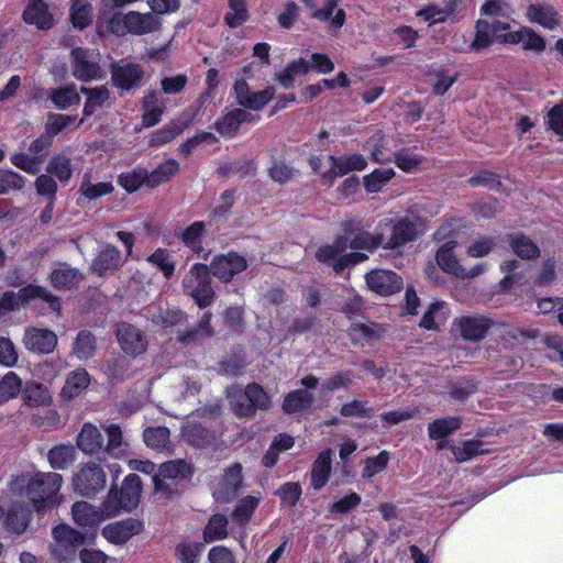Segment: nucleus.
<instances>
[{"instance_id":"nucleus-13","label":"nucleus","mask_w":563,"mask_h":563,"mask_svg":"<svg viewBox=\"0 0 563 563\" xmlns=\"http://www.w3.org/2000/svg\"><path fill=\"white\" fill-rule=\"evenodd\" d=\"M143 528L144 525L142 521L134 518H128L107 525L102 529V536L110 543L123 544L132 537L141 533Z\"/></svg>"},{"instance_id":"nucleus-21","label":"nucleus","mask_w":563,"mask_h":563,"mask_svg":"<svg viewBox=\"0 0 563 563\" xmlns=\"http://www.w3.org/2000/svg\"><path fill=\"white\" fill-rule=\"evenodd\" d=\"M74 521L82 528H96L106 520L99 507L87 501H76L71 507Z\"/></svg>"},{"instance_id":"nucleus-51","label":"nucleus","mask_w":563,"mask_h":563,"mask_svg":"<svg viewBox=\"0 0 563 563\" xmlns=\"http://www.w3.org/2000/svg\"><path fill=\"white\" fill-rule=\"evenodd\" d=\"M95 336L89 331H80L74 342L73 354L79 360H88L95 354Z\"/></svg>"},{"instance_id":"nucleus-50","label":"nucleus","mask_w":563,"mask_h":563,"mask_svg":"<svg viewBox=\"0 0 563 563\" xmlns=\"http://www.w3.org/2000/svg\"><path fill=\"white\" fill-rule=\"evenodd\" d=\"M22 390V379L14 372H8L0 380V405L15 398Z\"/></svg>"},{"instance_id":"nucleus-17","label":"nucleus","mask_w":563,"mask_h":563,"mask_svg":"<svg viewBox=\"0 0 563 563\" xmlns=\"http://www.w3.org/2000/svg\"><path fill=\"white\" fill-rule=\"evenodd\" d=\"M23 342L25 347L32 352L49 354L57 345V335L47 329L29 328Z\"/></svg>"},{"instance_id":"nucleus-20","label":"nucleus","mask_w":563,"mask_h":563,"mask_svg":"<svg viewBox=\"0 0 563 563\" xmlns=\"http://www.w3.org/2000/svg\"><path fill=\"white\" fill-rule=\"evenodd\" d=\"M144 76L143 69L133 63L120 60L112 68L113 82L122 89H131Z\"/></svg>"},{"instance_id":"nucleus-48","label":"nucleus","mask_w":563,"mask_h":563,"mask_svg":"<svg viewBox=\"0 0 563 563\" xmlns=\"http://www.w3.org/2000/svg\"><path fill=\"white\" fill-rule=\"evenodd\" d=\"M70 18L78 29L88 26L92 20V7L88 0H71Z\"/></svg>"},{"instance_id":"nucleus-26","label":"nucleus","mask_w":563,"mask_h":563,"mask_svg":"<svg viewBox=\"0 0 563 563\" xmlns=\"http://www.w3.org/2000/svg\"><path fill=\"white\" fill-rule=\"evenodd\" d=\"M527 18L530 22L549 30H554L560 25L558 12L549 4H530L527 9Z\"/></svg>"},{"instance_id":"nucleus-61","label":"nucleus","mask_w":563,"mask_h":563,"mask_svg":"<svg viewBox=\"0 0 563 563\" xmlns=\"http://www.w3.org/2000/svg\"><path fill=\"white\" fill-rule=\"evenodd\" d=\"M147 172L145 169H134L119 177L120 185L129 192L136 191L143 184L147 185Z\"/></svg>"},{"instance_id":"nucleus-43","label":"nucleus","mask_w":563,"mask_h":563,"mask_svg":"<svg viewBox=\"0 0 563 563\" xmlns=\"http://www.w3.org/2000/svg\"><path fill=\"white\" fill-rule=\"evenodd\" d=\"M81 92L88 96L84 107L85 117L92 115L99 108L103 107L109 101V90L104 86L92 89L81 88Z\"/></svg>"},{"instance_id":"nucleus-24","label":"nucleus","mask_w":563,"mask_h":563,"mask_svg":"<svg viewBox=\"0 0 563 563\" xmlns=\"http://www.w3.org/2000/svg\"><path fill=\"white\" fill-rule=\"evenodd\" d=\"M164 99L156 91H150L143 99L142 125L151 128L156 125L165 111Z\"/></svg>"},{"instance_id":"nucleus-52","label":"nucleus","mask_w":563,"mask_h":563,"mask_svg":"<svg viewBox=\"0 0 563 563\" xmlns=\"http://www.w3.org/2000/svg\"><path fill=\"white\" fill-rule=\"evenodd\" d=\"M461 427V420L457 417H445L434 420L429 424L428 431L432 439H443Z\"/></svg>"},{"instance_id":"nucleus-58","label":"nucleus","mask_w":563,"mask_h":563,"mask_svg":"<svg viewBox=\"0 0 563 563\" xmlns=\"http://www.w3.org/2000/svg\"><path fill=\"white\" fill-rule=\"evenodd\" d=\"M380 329L377 325L354 324L350 330L351 339L356 343L363 345L364 343H372L380 335Z\"/></svg>"},{"instance_id":"nucleus-23","label":"nucleus","mask_w":563,"mask_h":563,"mask_svg":"<svg viewBox=\"0 0 563 563\" xmlns=\"http://www.w3.org/2000/svg\"><path fill=\"white\" fill-rule=\"evenodd\" d=\"M23 402L27 407H48L53 402V393L42 383H27L22 390Z\"/></svg>"},{"instance_id":"nucleus-41","label":"nucleus","mask_w":563,"mask_h":563,"mask_svg":"<svg viewBox=\"0 0 563 563\" xmlns=\"http://www.w3.org/2000/svg\"><path fill=\"white\" fill-rule=\"evenodd\" d=\"M364 150L369 153L375 163L382 164L389 161L388 141L380 132H376L367 140Z\"/></svg>"},{"instance_id":"nucleus-47","label":"nucleus","mask_w":563,"mask_h":563,"mask_svg":"<svg viewBox=\"0 0 563 563\" xmlns=\"http://www.w3.org/2000/svg\"><path fill=\"white\" fill-rule=\"evenodd\" d=\"M228 536V519L224 515H213L205 530H203V539L206 542H212L217 540H222Z\"/></svg>"},{"instance_id":"nucleus-32","label":"nucleus","mask_w":563,"mask_h":563,"mask_svg":"<svg viewBox=\"0 0 563 563\" xmlns=\"http://www.w3.org/2000/svg\"><path fill=\"white\" fill-rule=\"evenodd\" d=\"M241 472L242 466L240 464H234L225 471L221 483L222 487L214 490L217 499L227 500L236 494L242 483Z\"/></svg>"},{"instance_id":"nucleus-46","label":"nucleus","mask_w":563,"mask_h":563,"mask_svg":"<svg viewBox=\"0 0 563 563\" xmlns=\"http://www.w3.org/2000/svg\"><path fill=\"white\" fill-rule=\"evenodd\" d=\"M179 170V164L175 159H167L153 172L147 173V186L154 188L168 181Z\"/></svg>"},{"instance_id":"nucleus-8","label":"nucleus","mask_w":563,"mask_h":563,"mask_svg":"<svg viewBox=\"0 0 563 563\" xmlns=\"http://www.w3.org/2000/svg\"><path fill=\"white\" fill-rule=\"evenodd\" d=\"M497 42L507 44L522 43L525 49L534 52H543L545 48V41L532 29L522 26L517 31H509L508 23H499L495 29Z\"/></svg>"},{"instance_id":"nucleus-27","label":"nucleus","mask_w":563,"mask_h":563,"mask_svg":"<svg viewBox=\"0 0 563 563\" xmlns=\"http://www.w3.org/2000/svg\"><path fill=\"white\" fill-rule=\"evenodd\" d=\"M142 494L141 478L135 474L128 475L122 484L119 496L122 499V509L131 511L140 501Z\"/></svg>"},{"instance_id":"nucleus-49","label":"nucleus","mask_w":563,"mask_h":563,"mask_svg":"<svg viewBox=\"0 0 563 563\" xmlns=\"http://www.w3.org/2000/svg\"><path fill=\"white\" fill-rule=\"evenodd\" d=\"M452 454L457 462H466L476 455L484 454L488 450L484 449L483 442L478 440H470L451 448Z\"/></svg>"},{"instance_id":"nucleus-35","label":"nucleus","mask_w":563,"mask_h":563,"mask_svg":"<svg viewBox=\"0 0 563 563\" xmlns=\"http://www.w3.org/2000/svg\"><path fill=\"white\" fill-rule=\"evenodd\" d=\"M311 70L308 59L299 58L292 60L287 67L276 74V79L284 88H291L296 77L305 76Z\"/></svg>"},{"instance_id":"nucleus-29","label":"nucleus","mask_w":563,"mask_h":563,"mask_svg":"<svg viewBox=\"0 0 563 563\" xmlns=\"http://www.w3.org/2000/svg\"><path fill=\"white\" fill-rule=\"evenodd\" d=\"M125 260L121 253L113 246H104L92 262V271L98 275H103L108 271L117 269Z\"/></svg>"},{"instance_id":"nucleus-9","label":"nucleus","mask_w":563,"mask_h":563,"mask_svg":"<svg viewBox=\"0 0 563 563\" xmlns=\"http://www.w3.org/2000/svg\"><path fill=\"white\" fill-rule=\"evenodd\" d=\"M73 75L80 81H90L100 77L99 54L96 51L75 48L71 52Z\"/></svg>"},{"instance_id":"nucleus-39","label":"nucleus","mask_w":563,"mask_h":563,"mask_svg":"<svg viewBox=\"0 0 563 563\" xmlns=\"http://www.w3.org/2000/svg\"><path fill=\"white\" fill-rule=\"evenodd\" d=\"M80 280L81 275L79 272L67 265H59L51 274V282L58 289L71 288L77 286Z\"/></svg>"},{"instance_id":"nucleus-3","label":"nucleus","mask_w":563,"mask_h":563,"mask_svg":"<svg viewBox=\"0 0 563 563\" xmlns=\"http://www.w3.org/2000/svg\"><path fill=\"white\" fill-rule=\"evenodd\" d=\"M162 21L155 14L139 11H129L128 13H114L109 22L108 29L111 33L122 36L128 33L134 35H144L156 32L161 29Z\"/></svg>"},{"instance_id":"nucleus-45","label":"nucleus","mask_w":563,"mask_h":563,"mask_svg":"<svg viewBox=\"0 0 563 563\" xmlns=\"http://www.w3.org/2000/svg\"><path fill=\"white\" fill-rule=\"evenodd\" d=\"M448 318L445 302L432 303L421 319L420 325L427 330H438Z\"/></svg>"},{"instance_id":"nucleus-6","label":"nucleus","mask_w":563,"mask_h":563,"mask_svg":"<svg viewBox=\"0 0 563 563\" xmlns=\"http://www.w3.org/2000/svg\"><path fill=\"white\" fill-rule=\"evenodd\" d=\"M107 476L102 467L89 462L81 464L73 477L75 493L82 497L92 498L106 487Z\"/></svg>"},{"instance_id":"nucleus-7","label":"nucleus","mask_w":563,"mask_h":563,"mask_svg":"<svg viewBox=\"0 0 563 563\" xmlns=\"http://www.w3.org/2000/svg\"><path fill=\"white\" fill-rule=\"evenodd\" d=\"M457 246L456 241H449L442 244L435 255L437 263L439 267L446 274L453 275L457 278H473L481 275L485 266L483 264H478L473 266L472 268L464 267L454 253L455 247Z\"/></svg>"},{"instance_id":"nucleus-36","label":"nucleus","mask_w":563,"mask_h":563,"mask_svg":"<svg viewBox=\"0 0 563 563\" xmlns=\"http://www.w3.org/2000/svg\"><path fill=\"white\" fill-rule=\"evenodd\" d=\"M311 18L319 21H330L333 27L341 29L345 22V12L338 7L336 0H328L322 8L312 12Z\"/></svg>"},{"instance_id":"nucleus-64","label":"nucleus","mask_w":563,"mask_h":563,"mask_svg":"<svg viewBox=\"0 0 563 563\" xmlns=\"http://www.w3.org/2000/svg\"><path fill=\"white\" fill-rule=\"evenodd\" d=\"M389 461V454L386 451H382L377 456L369 457L364 462L362 472L363 478H372L373 476L383 472Z\"/></svg>"},{"instance_id":"nucleus-59","label":"nucleus","mask_w":563,"mask_h":563,"mask_svg":"<svg viewBox=\"0 0 563 563\" xmlns=\"http://www.w3.org/2000/svg\"><path fill=\"white\" fill-rule=\"evenodd\" d=\"M205 223L201 221L194 222L183 233L181 241L186 246L195 252L201 251V242L203 238Z\"/></svg>"},{"instance_id":"nucleus-15","label":"nucleus","mask_w":563,"mask_h":563,"mask_svg":"<svg viewBox=\"0 0 563 563\" xmlns=\"http://www.w3.org/2000/svg\"><path fill=\"white\" fill-rule=\"evenodd\" d=\"M117 339L123 352L130 355H139L145 352L147 346L143 332L128 323L118 325Z\"/></svg>"},{"instance_id":"nucleus-37","label":"nucleus","mask_w":563,"mask_h":563,"mask_svg":"<svg viewBox=\"0 0 563 563\" xmlns=\"http://www.w3.org/2000/svg\"><path fill=\"white\" fill-rule=\"evenodd\" d=\"M108 442L106 451L117 459H123L129 455V443L123 439L122 431L119 426L110 424L106 429Z\"/></svg>"},{"instance_id":"nucleus-42","label":"nucleus","mask_w":563,"mask_h":563,"mask_svg":"<svg viewBox=\"0 0 563 563\" xmlns=\"http://www.w3.org/2000/svg\"><path fill=\"white\" fill-rule=\"evenodd\" d=\"M313 395L307 389H297L289 393L283 402V409L287 413H295L310 407Z\"/></svg>"},{"instance_id":"nucleus-5","label":"nucleus","mask_w":563,"mask_h":563,"mask_svg":"<svg viewBox=\"0 0 563 563\" xmlns=\"http://www.w3.org/2000/svg\"><path fill=\"white\" fill-rule=\"evenodd\" d=\"M209 268L205 264H195L183 279L184 290L191 296L200 308H206L213 300V290Z\"/></svg>"},{"instance_id":"nucleus-14","label":"nucleus","mask_w":563,"mask_h":563,"mask_svg":"<svg viewBox=\"0 0 563 563\" xmlns=\"http://www.w3.org/2000/svg\"><path fill=\"white\" fill-rule=\"evenodd\" d=\"M260 115L254 114L241 108H236L228 112L217 121L216 129L224 137H233L239 132V129L244 123H255Z\"/></svg>"},{"instance_id":"nucleus-31","label":"nucleus","mask_w":563,"mask_h":563,"mask_svg":"<svg viewBox=\"0 0 563 563\" xmlns=\"http://www.w3.org/2000/svg\"><path fill=\"white\" fill-rule=\"evenodd\" d=\"M333 451L328 449L322 451L312 467L311 485L314 489L322 488L329 481L332 465Z\"/></svg>"},{"instance_id":"nucleus-10","label":"nucleus","mask_w":563,"mask_h":563,"mask_svg":"<svg viewBox=\"0 0 563 563\" xmlns=\"http://www.w3.org/2000/svg\"><path fill=\"white\" fill-rule=\"evenodd\" d=\"M53 554L60 561L71 555L79 544L84 542V536L67 525H59L53 529Z\"/></svg>"},{"instance_id":"nucleus-28","label":"nucleus","mask_w":563,"mask_h":563,"mask_svg":"<svg viewBox=\"0 0 563 563\" xmlns=\"http://www.w3.org/2000/svg\"><path fill=\"white\" fill-rule=\"evenodd\" d=\"M490 327V321L485 317H464L459 321L461 335L471 341L483 339Z\"/></svg>"},{"instance_id":"nucleus-40","label":"nucleus","mask_w":563,"mask_h":563,"mask_svg":"<svg viewBox=\"0 0 563 563\" xmlns=\"http://www.w3.org/2000/svg\"><path fill=\"white\" fill-rule=\"evenodd\" d=\"M509 244L514 253L523 260L534 258L540 255V249L537 244L521 233L510 234Z\"/></svg>"},{"instance_id":"nucleus-56","label":"nucleus","mask_w":563,"mask_h":563,"mask_svg":"<svg viewBox=\"0 0 563 563\" xmlns=\"http://www.w3.org/2000/svg\"><path fill=\"white\" fill-rule=\"evenodd\" d=\"M147 262L156 266L166 278L172 277L175 273V263L170 253L165 249H157L147 257Z\"/></svg>"},{"instance_id":"nucleus-44","label":"nucleus","mask_w":563,"mask_h":563,"mask_svg":"<svg viewBox=\"0 0 563 563\" xmlns=\"http://www.w3.org/2000/svg\"><path fill=\"white\" fill-rule=\"evenodd\" d=\"M396 175L393 168H377L364 176L363 183L367 192H379Z\"/></svg>"},{"instance_id":"nucleus-60","label":"nucleus","mask_w":563,"mask_h":563,"mask_svg":"<svg viewBox=\"0 0 563 563\" xmlns=\"http://www.w3.org/2000/svg\"><path fill=\"white\" fill-rule=\"evenodd\" d=\"M245 0H229V11L225 14V22L231 27L242 25L247 20Z\"/></svg>"},{"instance_id":"nucleus-4","label":"nucleus","mask_w":563,"mask_h":563,"mask_svg":"<svg viewBox=\"0 0 563 563\" xmlns=\"http://www.w3.org/2000/svg\"><path fill=\"white\" fill-rule=\"evenodd\" d=\"M232 411L240 417H252L256 409H267L271 400L257 384H250L245 389L233 386L227 391Z\"/></svg>"},{"instance_id":"nucleus-53","label":"nucleus","mask_w":563,"mask_h":563,"mask_svg":"<svg viewBox=\"0 0 563 563\" xmlns=\"http://www.w3.org/2000/svg\"><path fill=\"white\" fill-rule=\"evenodd\" d=\"M261 497L247 496L234 509L232 519L240 526H245L260 504Z\"/></svg>"},{"instance_id":"nucleus-33","label":"nucleus","mask_w":563,"mask_h":563,"mask_svg":"<svg viewBox=\"0 0 563 563\" xmlns=\"http://www.w3.org/2000/svg\"><path fill=\"white\" fill-rule=\"evenodd\" d=\"M189 472V466L181 460L163 463L158 473L152 477L156 490L164 489V479H174L185 476Z\"/></svg>"},{"instance_id":"nucleus-18","label":"nucleus","mask_w":563,"mask_h":563,"mask_svg":"<svg viewBox=\"0 0 563 563\" xmlns=\"http://www.w3.org/2000/svg\"><path fill=\"white\" fill-rule=\"evenodd\" d=\"M30 518L31 511L24 505V498L19 497L18 493H12V506L5 519L7 528L16 534H21L26 530Z\"/></svg>"},{"instance_id":"nucleus-19","label":"nucleus","mask_w":563,"mask_h":563,"mask_svg":"<svg viewBox=\"0 0 563 563\" xmlns=\"http://www.w3.org/2000/svg\"><path fill=\"white\" fill-rule=\"evenodd\" d=\"M23 20L41 30H48L54 24L53 13L43 0H29L23 12Z\"/></svg>"},{"instance_id":"nucleus-55","label":"nucleus","mask_w":563,"mask_h":563,"mask_svg":"<svg viewBox=\"0 0 563 563\" xmlns=\"http://www.w3.org/2000/svg\"><path fill=\"white\" fill-rule=\"evenodd\" d=\"M47 172L57 177L62 183H67L73 174L70 159L66 155H56L51 158Z\"/></svg>"},{"instance_id":"nucleus-2","label":"nucleus","mask_w":563,"mask_h":563,"mask_svg":"<svg viewBox=\"0 0 563 563\" xmlns=\"http://www.w3.org/2000/svg\"><path fill=\"white\" fill-rule=\"evenodd\" d=\"M63 476L58 473L37 472L31 476H19L11 484V493L27 499L37 512L58 506L63 496L58 493L63 485Z\"/></svg>"},{"instance_id":"nucleus-34","label":"nucleus","mask_w":563,"mask_h":563,"mask_svg":"<svg viewBox=\"0 0 563 563\" xmlns=\"http://www.w3.org/2000/svg\"><path fill=\"white\" fill-rule=\"evenodd\" d=\"M501 21L489 24L486 20H478L475 25V37L471 44L474 51H483L487 48L494 41H497L495 29Z\"/></svg>"},{"instance_id":"nucleus-62","label":"nucleus","mask_w":563,"mask_h":563,"mask_svg":"<svg viewBox=\"0 0 563 563\" xmlns=\"http://www.w3.org/2000/svg\"><path fill=\"white\" fill-rule=\"evenodd\" d=\"M275 93L276 89L273 86H268L262 91L251 92L247 100L242 101V107L255 111L261 110L274 98Z\"/></svg>"},{"instance_id":"nucleus-57","label":"nucleus","mask_w":563,"mask_h":563,"mask_svg":"<svg viewBox=\"0 0 563 563\" xmlns=\"http://www.w3.org/2000/svg\"><path fill=\"white\" fill-rule=\"evenodd\" d=\"M51 99L53 103L60 109H66L80 101V97L74 85L54 89Z\"/></svg>"},{"instance_id":"nucleus-63","label":"nucleus","mask_w":563,"mask_h":563,"mask_svg":"<svg viewBox=\"0 0 563 563\" xmlns=\"http://www.w3.org/2000/svg\"><path fill=\"white\" fill-rule=\"evenodd\" d=\"M10 161L16 168L31 175H35L41 170L42 159L37 156L16 153L11 156Z\"/></svg>"},{"instance_id":"nucleus-1","label":"nucleus","mask_w":563,"mask_h":563,"mask_svg":"<svg viewBox=\"0 0 563 563\" xmlns=\"http://www.w3.org/2000/svg\"><path fill=\"white\" fill-rule=\"evenodd\" d=\"M389 239L383 232L369 234L361 232L352 240L345 236L338 238L331 244L321 246L316 253L319 262L332 265L336 273L345 267L361 263L367 256L361 251H374L379 245L387 249H395L415 240L421 232V224L415 218L405 217L393 225Z\"/></svg>"},{"instance_id":"nucleus-11","label":"nucleus","mask_w":563,"mask_h":563,"mask_svg":"<svg viewBox=\"0 0 563 563\" xmlns=\"http://www.w3.org/2000/svg\"><path fill=\"white\" fill-rule=\"evenodd\" d=\"M247 267L245 257L238 253H228L216 256L211 264L210 271L221 282H230L236 274L243 272Z\"/></svg>"},{"instance_id":"nucleus-38","label":"nucleus","mask_w":563,"mask_h":563,"mask_svg":"<svg viewBox=\"0 0 563 563\" xmlns=\"http://www.w3.org/2000/svg\"><path fill=\"white\" fill-rule=\"evenodd\" d=\"M111 181H93L89 174H85L79 191L88 200H96L113 191Z\"/></svg>"},{"instance_id":"nucleus-12","label":"nucleus","mask_w":563,"mask_h":563,"mask_svg":"<svg viewBox=\"0 0 563 563\" xmlns=\"http://www.w3.org/2000/svg\"><path fill=\"white\" fill-rule=\"evenodd\" d=\"M367 287L380 295L390 296L402 287V279L395 272L387 269H374L365 276Z\"/></svg>"},{"instance_id":"nucleus-54","label":"nucleus","mask_w":563,"mask_h":563,"mask_svg":"<svg viewBox=\"0 0 563 563\" xmlns=\"http://www.w3.org/2000/svg\"><path fill=\"white\" fill-rule=\"evenodd\" d=\"M147 446L165 450L169 445V430L165 427L147 428L143 433Z\"/></svg>"},{"instance_id":"nucleus-22","label":"nucleus","mask_w":563,"mask_h":563,"mask_svg":"<svg viewBox=\"0 0 563 563\" xmlns=\"http://www.w3.org/2000/svg\"><path fill=\"white\" fill-rule=\"evenodd\" d=\"M90 384V376L84 368L71 371L65 379V384L60 390V398L71 400L78 397Z\"/></svg>"},{"instance_id":"nucleus-30","label":"nucleus","mask_w":563,"mask_h":563,"mask_svg":"<svg viewBox=\"0 0 563 563\" xmlns=\"http://www.w3.org/2000/svg\"><path fill=\"white\" fill-rule=\"evenodd\" d=\"M77 459V451L73 444H57L47 452V461L54 470H66Z\"/></svg>"},{"instance_id":"nucleus-25","label":"nucleus","mask_w":563,"mask_h":563,"mask_svg":"<svg viewBox=\"0 0 563 563\" xmlns=\"http://www.w3.org/2000/svg\"><path fill=\"white\" fill-rule=\"evenodd\" d=\"M76 444L86 454L98 452L103 445V434L97 426L86 422L77 435Z\"/></svg>"},{"instance_id":"nucleus-16","label":"nucleus","mask_w":563,"mask_h":563,"mask_svg":"<svg viewBox=\"0 0 563 563\" xmlns=\"http://www.w3.org/2000/svg\"><path fill=\"white\" fill-rule=\"evenodd\" d=\"M331 169L323 175L327 183L331 184L336 176H343L351 172L364 170L367 166L365 157L361 154L354 153L343 156H330Z\"/></svg>"}]
</instances>
